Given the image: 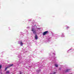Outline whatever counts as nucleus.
<instances>
[{"instance_id": "1", "label": "nucleus", "mask_w": 74, "mask_h": 74, "mask_svg": "<svg viewBox=\"0 0 74 74\" xmlns=\"http://www.w3.org/2000/svg\"><path fill=\"white\" fill-rule=\"evenodd\" d=\"M31 31L33 32V34H36V31L35 30V29L34 28L32 29Z\"/></svg>"}, {"instance_id": "2", "label": "nucleus", "mask_w": 74, "mask_h": 74, "mask_svg": "<svg viewBox=\"0 0 74 74\" xmlns=\"http://www.w3.org/2000/svg\"><path fill=\"white\" fill-rule=\"evenodd\" d=\"M48 34V31H46L43 32V36H45V35H46V34Z\"/></svg>"}, {"instance_id": "3", "label": "nucleus", "mask_w": 74, "mask_h": 74, "mask_svg": "<svg viewBox=\"0 0 74 74\" xmlns=\"http://www.w3.org/2000/svg\"><path fill=\"white\" fill-rule=\"evenodd\" d=\"M35 38L36 40H37V39H38V36H37V35L35 34Z\"/></svg>"}, {"instance_id": "4", "label": "nucleus", "mask_w": 74, "mask_h": 74, "mask_svg": "<svg viewBox=\"0 0 74 74\" xmlns=\"http://www.w3.org/2000/svg\"><path fill=\"white\" fill-rule=\"evenodd\" d=\"M69 71H70V69H67L66 70L65 72V73H68V72H69Z\"/></svg>"}, {"instance_id": "5", "label": "nucleus", "mask_w": 74, "mask_h": 74, "mask_svg": "<svg viewBox=\"0 0 74 74\" xmlns=\"http://www.w3.org/2000/svg\"><path fill=\"white\" fill-rule=\"evenodd\" d=\"M13 65H14V64H11L9 65V66H8V67H11V66H12Z\"/></svg>"}, {"instance_id": "6", "label": "nucleus", "mask_w": 74, "mask_h": 74, "mask_svg": "<svg viewBox=\"0 0 74 74\" xmlns=\"http://www.w3.org/2000/svg\"><path fill=\"white\" fill-rule=\"evenodd\" d=\"M20 44L21 46H22V45H23V43H22V41L21 42Z\"/></svg>"}, {"instance_id": "7", "label": "nucleus", "mask_w": 74, "mask_h": 74, "mask_svg": "<svg viewBox=\"0 0 74 74\" xmlns=\"http://www.w3.org/2000/svg\"><path fill=\"white\" fill-rule=\"evenodd\" d=\"M8 68H9V66L5 68V71H6V70H7V69H8Z\"/></svg>"}, {"instance_id": "8", "label": "nucleus", "mask_w": 74, "mask_h": 74, "mask_svg": "<svg viewBox=\"0 0 74 74\" xmlns=\"http://www.w3.org/2000/svg\"><path fill=\"white\" fill-rule=\"evenodd\" d=\"M55 66L56 67H58V65L57 64H55Z\"/></svg>"}, {"instance_id": "9", "label": "nucleus", "mask_w": 74, "mask_h": 74, "mask_svg": "<svg viewBox=\"0 0 74 74\" xmlns=\"http://www.w3.org/2000/svg\"><path fill=\"white\" fill-rule=\"evenodd\" d=\"M2 67V65H0V70L1 69V68Z\"/></svg>"}, {"instance_id": "10", "label": "nucleus", "mask_w": 74, "mask_h": 74, "mask_svg": "<svg viewBox=\"0 0 74 74\" xmlns=\"http://www.w3.org/2000/svg\"><path fill=\"white\" fill-rule=\"evenodd\" d=\"M56 72H54V73H53V74H56Z\"/></svg>"}, {"instance_id": "11", "label": "nucleus", "mask_w": 74, "mask_h": 74, "mask_svg": "<svg viewBox=\"0 0 74 74\" xmlns=\"http://www.w3.org/2000/svg\"><path fill=\"white\" fill-rule=\"evenodd\" d=\"M68 28H69V27H66L67 29H68Z\"/></svg>"}, {"instance_id": "12", "label": "nucleus", "mask_w": 74, "mask_h": 74, "mask_svg": "<svg viewBox=\"0 0 74 74\" xmlns=\"http://www.w3.org/2000/svg\"><path fill=\"white\" fill-rule=\"evenodd\" d=\"M1 74H2V73H1Z\"/></svg>"}, {"instance_id": "13", "label": "nucleus", "mask_w": 74, "mask_h": 74, "mask_svg": "<svg viewBox=\"0 0 74 74\" xmlns=\"http://www.w3.org/2000/svg\"><path fill=\"white\" fill-rule=\"evenodd\" d=\"M36 25H35V26H36Z\"/></svg>"}, {"instance_id": "14", "label": "nucleus", "mask_w": 74, "mask_h": 74, "mask_svg": "<svg viewBox=\"0 0 74 74\" xmlns=\"http://www.w3.org/2000/svg\"><path fill=\"white\" fill-rule=\"evenodd\" d=\"M71 49H70V50H71Z\"/></svg>"}]
</instances>
